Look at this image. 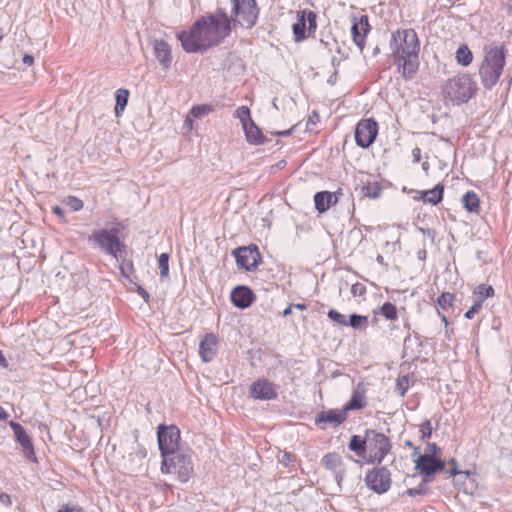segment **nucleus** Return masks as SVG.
<instances>
[{
  "label": "nucleus",
  "mask_w": 512,
  "mask_h": 512,
  "mask_svg": "<svg viewBox=\"0 0 512 512\" xmlns=\"http://www.w3.org/2000/svg\"><path fill=\"white\" fill-rule=\"evenodd\" d=\"M231 15L218 8L214 13L201 16L187 31L177 34L183 50L187 53L205 52L219 45L231 33L232 28H253L260 9L256 0H230Z\"/></svg>",
  "instance_id": "1"
},
{
  "label": "nucleus",
  "mask_w": 512,
  "mask_h": 512,
  "mask_svg": "<svg viewBox=\"0 0 512 512\" xmlns=\"http://www.w3.org/2000/svg\"><path fill=\"white\" fill-rule=\"evenodd\" d=\"M505 59L506 50L503 44L492 42L484 46V58L478 74L486 90H491L498 82L506 63Z\"/></svg>",
  "instance_id": "2"
},
{
  "label": "nucleus",
  "mask_w": 512,
  "mask_h": 512,
  "mask_svg": "<svg viewBox=\"0 0 512 512\" xmlns=\"http://www.w3.org/2000/svg\"><path fill=\"white\" fill-rule=\"evenodd\" d=\"M478 91L477 83L467 73L448 79L442 86L444 98L453 105L467 103Z\"/></svg>",
  "instance_id": "3"
},
{
  "label": "nucleus",
  "mask_w": 512,
  "mask_h": 512,
  "mask_svg": "<svg viewBox=\"0 0 512 512\" xmlns=\"http://www.w3.org/2000/svg\"><path fill=\"white\" fill-rule=\"evenodd\" d=\"M391 48L393 56L419 54L420 43L414 29L397 30L392 34Z\"/></svg>",
  "instance_id": "4"
},
{
  "label": "nucleus",
  "mask_w": 512,
  "mask_h": 512,
  "mask_svg": "<svg viewBox=\"0 0 512 512\" xmlns=\"http://www.w3.org/2000/svg\"><path fill=\"white\" fill-rule=\"evenodd\" d=\"M367 450L369 457L366 462L368 464L379 465L384 458L390 453L392 444L386 435L372 429H367Z\"/></svg>",
  "instance_id": "5"
},
{
  "label": "nucleus",
  "mask_w": 512,
  "mask_h": 512,
  "mask_svg": "<svg viewBox=\"0 0 512 512\" xmlns=\"http://www.w3.org/2000/svg\"><path fill=\"white\" fill-rule=\"evenodd\" d=\"M163 473H177L181 482L189 480L193 473L192 459L189 455L176 452L162 460Z\"/></svg>",
  "instance_id": "6"
},
{
  "label": "nucleus",
  "mask_w": 512,
  "mask_h": 512,
  "mask_svg": "<svg viewBox=\"0 0 512 512\" xmlns=\"http://www.w3.org/2000/svg\"><path fill=\"white\" fill-rule=\"evenodd\" d=\"M119 232L120 230L117 227H113L109 230H97L89 236L88 240L89 242L96 244L106 254L117 258L118 253L121 252V247L123 246L118 236Z\"/></svg>",
  "instance_id": "7"
},
{
  "label": "nucleus",
  "mask_w": 512,
  "mask_h": 512,
  "mask_svg": "<svg viewBox=\"0 0 512 512\" xmlns=\"http://www.w3.org/2000/svg\"><path fill=\"white\" fill-rule=\"evenodd\" d=\"M157 437L163 459L178 452L180 441V430L178 427L161 424L158 426Z\"/></svg>",
  "instance_id": "8"
},
{
  "label": "nucleus",
  "mask_w": 512,
  "mask_h": 512,
  "mask_svg": "<svg viewBox=\"0 0 512 512\" xmlns=\"http://www.w3.org/2000/svg\"><path fill=\"white\" fill-rule=\"evenodd\" d=\"M232 255L238 268L246 271H255L261 262V255L255 244L238 247L232 251Z\"/></svg>",
  "instance_id": "9"
},
{
  "label": "nucleus",
  "mask_w": 512,
  "mask_h": 512,
  "mask_svg": "<svg viewBox=\"0 0 512 512\" xmlns=\"http://www.w3.org/2000/svg\"><path fill=\"white\" fill-rule=\"evenodd\" d=\"M365 483L373 492L383 494L390 489L391 473L385 466L375 467L366 473Z\"/></svg>",
  "instance_id": "10"
},
{
  "label": "nucleus",
  "mask_w": 512,
  "mask_h": 512,
  "mask_svg": "<svg viewBox=\"0 0 512 512\" xmlns=\"http://www.w3.org/2000/svg\"><path fill=\"white\" fill-rule=\"evenodd\" d=\"M377 134V122L372 118L363 119L356 125L355 142L361 148H368L374 143Z\"/></svg>",
  "instance_id": "11"
},
{
  "label": "nucleus",
  "mask_w": 512,
  "mask_h": 512,
  "mask_svg": "<svg viewBox=\"0 0 512 512\" xmlns=\"http://www.w3.org/2000/svg\"><path fill=\"white\" fill-rule=\"evenodd\" d=\"M316 26V14L313 11H299L297 14V22L292 26L295 40L298 42L306 39L308 36L307 31H314Z\"/></svg>",
  "instance_id": "12"
},
{
  "label": "nucleus",
  "mask_w": 512,
  "mask_h": 512,
  "mask_svg": "<svg viewBox=\"0 0 512 512\" xmlns=\"http://www.w3.org/2000/svg\"><path fill=\"white\" fill-rule=\"evenodd\" d=\"M8 424L14 432L17 443H19L22 448L24 457L32 462H36L37 458L34 451V445L24 427L15 421H9Z\"/></svg>",
  "instance_id": "13"
},
{
  "label": "nucleus",
  "mask_w": 512,
  "mask_h": 512,
  "mask_svg": "<svg viewBox=\"0 0 512 512\" xmlns=\"http://www.w3.org/2000/svg\"><path fill=\"white\" fill-rule=\"evenodd\" d=\"M445 462L438 457L431 455H418L415 460V469L419 470L425 477L434 475L436 472L443 471Z\"/></svg>",
  "instance_id": "14"
},
{
  "label": "nucleus",
  "mask_w": 512,
  "mask_h": 512,
  "mask_svg": "<svg viewBox=\"0 0 512 512\" xmlns=\"http://www.w3.org/2000/svg\"><path fill=\"white\" fill-rule=\"evenodd\" d=\"M250 396L257 400H273L277 398L275 386L267 379H258L249 388Z\"/></svg>",
  "instance_id": "15"
},
{
  "label": "nucleus",
  "mask_w": 512,
  "mask_h": 512,
  "mask_svg": "<svg viewBox=\"0 0 512 512\" xmlns=\"http://www.w3.org/2000/svg\"><path fill=\"white\" fill-rule=\"evenodd\" d=\"M394 63L397 64L398 71L405 79H412L418 71V54L408 56H393Z\"/></svg>",
  "instance_id": "16"
},
{
  "label": "nucleus",
  "mask_w": 512,
  "mask_h": 512,
  "mask_svg": "<svg viewBox=\"0 0 512 512\" xmlns=\"http://www.w3.org/2000/svg\"><path fill=\"white\" fill-rule=\"evenodd\" d=\"M255 300V295L248 286H236L231 292V302L239 309L248 308Z\"/></svg>",
  "instance_id": "17"
},
{
  "label": "nucleus",
  "mask_w": 512,
  "mask_h": 512,
  "mask_svg": "<svg viewBox=\"0 0 512 512\" xmlns=\"http://www.w3.org/2000/svg\"><path fill=\"white\" fill-rule=\"evenodd\" d=\"M218 351V339L217 336L213 333L206 334L203 339L200 341L199 345V355L202 361L208 363L212 361Z\"/></svg>",
  "instance_id": "18"
},
{
  "label": "nucleus",
  "mask_w": 512,
  "mask_h": 512,
  "mask_svg": "<svg viewBox=\"0 0 512 512\" xmlns=\"http://www.w3.org/2000/svg\"><path fill=\"white\" fill-rule=\"evenodd\" d=\"M322 464L334 473L337 483L340 484L345 474L341 456L337 453H328L323 457Z\"/></svg>",
  "instance_id": "19"
},
{
  "label": "nucleus",
  "mask_w": 512,
  "mask_h": 512,
  "mask_svg": "<svg viewBox=\"0 0 512 512\" xmlns=\"http://www.w3.org/2000/svg\"><path fill=\"white\" fill-rule=\"evenodd\" d=\"M346 418L347 414L345 413L344 410L339 411L336 409H331L328 411H322L318 413L315 418V424L321 425L329 423L332 426L337 427L340 424H342L346 420Z\"/></svg>",
  "instance_id": "20"
},
{
  "label": "nucleus",
  "mask_w": 512,
  "mask_h": 512,
  "mask_svg": "<svg viewBox=\"0 0 512 512\" xmlns=\"http://www.w3.org/2000/svg\"><path fill=\"white\" fill-rule=\"evenodd\" d=\"M370 30V25L367 16H361L358 23H353L351 27V34L353 41L362 51L365 46V37Z\"/></svg>",
  "instance_id": "21"
},
{
  "label": "nucleus",
  "mask_w": 512,
  "mask_h": 512,
  "mask_svg": "<svg viewBox=\"0 0 512 512\" xmlns=\"http://www.w3.org/2000/svg\"><path fill=\"white\" fill-rule=\"evenodd\" d=\"M338 201L336 193L329 191H320L314 195L315 208L319 213L326 212L332 205Z\"/></svg>",
  "instance_id": "22"
},
{
  "label": "nucleus",
  "mask_w": 512,
  "mask_h": 512,
  "mask_svg": "<svg viewBox=\"0 0 512 512\" xmlns=\"http://www.w3.org/2000/svg\"><path fill=\"white\" fill-rule=\"evenodd\" d=\"M154 54L156 59L164 68H168L171 64V48L169 44L163 40H155Z\"/></svg>",
  "instance_id": "23"
},
{
  "label": "nucleus",
  "mask_w": 512,
  "mask_h": 512,
  "mask_svg": "<svg viewBox=\"0 0 512 512\" xmlns=\"http://www.w3.org/2000/svg\"><path fill=\"white\" fill-rule=\"evenodd\" d=\"M360 385L354 390L351 399L344 406L343 410L347 414V411L360 410L366 406V398L364 391H360Z\"/></svg>",
  "instance_id": "24"
},
{
  "label": "nucleus",
  "mask_w": 512,
  "mask_h": 512,
  "mask_svg": "<svg viewBox=\"0 0 512 512\" xmlns=\"http://www.w3.org/2000/svg\"><path fill=\"white\" fill-rule=\"evenodd\" d=\"M444 186L437 184L433 189L421 192L420 199L432 205H437L443 199Z\"/></svg>",
  "instance_id": "25"
},
{
  "label": "nucleus",
  "mask_w": 512,
  "mask_h": 512,
  "mask_svg": "<svg viewBox=\"0 0 512 512\" xmlns=\"http://www.w3.org/2000/svg\"><path fill=\"white\" fill-rule=\"evenodd\" d=\"M247 141L251 144H262L264 142V136L261 130L250 121L246 126L243 127Z\"/></svg>",
  "instance_id": "26"
},
{
  "label": "nucleus",
  "mask_w": 512,
  "mask_h": 512,
  "mask_svg": "<svg viewBox=\"0 0 512 512\" xmlns=\"http://www.w3.org/2000/svg\"><path fill=\"white\" fill-rule=\"evenodd\" d=\"M367 430L365 431V436L362 438L359 435H353L349 442V449L356 453L358 456H364L367 451Z\"/></svg>",
  "instance_id": "27"
},
{
  "label": "nucleus",
  "mask_w": 512,
  "mask_h": 512,
  "mask_svg": "<svg viewBox=\"0 0 512 512\" xmlns=\"http://www.w3.org/2000/svg\"><path fill=\"white\" fill-rule=\"evenodd\" d=\"M463 207L471 213L479 212V197L473 191H468L462 196Z\"/></svg>",
  "instance_id": "28"
},
{
  "label": "nucleus",
  "mask_w": 512,
  "mask_h": 512,
  "mask_svg": "<svg viewBox=\"0 0 512 512\" xmlns=\"http://www.w3.org/2000/svg\"><path fill=\"white\" fill-rule=\"evenodd\" d=\"M456 61L459 65L468 66L472 63L473 54L467 45L463 44L459 46L455 53Z\"/></svg>",
  "instance_id": "29"
},
{
  "label": "nucleus",
  "mask_w": 512,
  "mask_h": 512,
  "mask_svg": "<svg viewBox=\"0 0 512 512\" xmlns=\"http://www.w3.org/2000/svg\"><path fill=\"white\" fill-rule=\"evenodd\" d=\"M129 98V91L127 89H118L116 91V105H115V114L116 116H120V114L124 111L127 106Z\"/></svg>",
  "instance_id": "30"
},
{
  "label": "nucleus",
  "mask_w": 512,
  "mask_h": 512,
  "mask_svg": "<svg viewBox=\"0 0 512 512\" xmlns=\"http://www.w3.org/2000/svg\"><path fill=\"white\" fill-rule=\"evenodd\" d=\"M474 295L476 296L475 302H479L482 306L485 299L494 295V288L491 285L480 284L474 290Z\"/></svg>",
  "instance_id": "31"
},
{
  "label": "nucleus",
  "mask_w": 512,
  "mask_h": 512,
  "mask_svg": "<svg viewBox=\"0 0 512 512\" xmlns=\"http://www.w3.org/2000/svg\"><path fill=\"white\" fill-rule=\"evenodd\" d=\"M347 326L356 330L366 329L368 326V317L359 314H351L349 316V321H347Z\"/></svg>",
  "instance_id": "32"
},
{
  "label": "nucleus",
  "mask_w": 512,
  "mask_h": 512,
  "mask_svg": "<svg viewBox=\"0 0 512 512\" xmlns=\"http://www.w3.org/2000/svg\"><path fill=\"white\" fill-rule=\"evenodd\" d=\"M379 313L387 320L396 321L398 319L397 308L391 302H385L379 309Z\"/></svg>",
  "instance_id": "33"
},
{
  "label": "nucleus",
  "mask_w": 512,
  "mask_h": 512,
  "mask_svg": "<svg viewBox=\"0 0 512 512\" xmlns=\"http://www.w3.org/2000/svg\"><path fill=\"white\" fill-rule=\"evenodd\" d=\"M362 195L371 199H376L381 194V188L376 182H368L361 189Z\"/></svg>",
  "instance_id": "34"
},
{
  "label": "nucleus",
  "mask_w": 512,
  "mask_h": 512,
  "mask_svg": "<svg viewBox=\"0 0 512 512\" xmlns=\"http://www.w3.org/2000/svg\"><path fill=\"white\" fill-rule=\"evenodd\" d=\"M159 268H160V276L162 278H167L169 275V254L162 253L159 256Z\"/></svg>",
  "instance_id": "35"
},
{
  "label": "nucleus",
  "mask_w": 512,
  "mask_h": 512,
  "mask_svg": "<svg viewBox=\"0 0 512 512\" xmlns=\"http://www.w3.org/2000/svg\"><path fill=\"white\" fill-rule=\"evenodd\" d=\"M236 117L241 121L242 126H246L250 121H252L250 116V110L246 106L239 107L236 111Z\"/></svg>",
  "instance_id": "36"
},
{
  "label": "nucleus",
  "mask_w": 512,
  "mask_h": 512,
  "mask_svg": "<svg viewBox=\"0 0 512 512\" xmlns=\"http://www.w3.org/2000/svg\"><path fill=\"white\" fill-rule=\"evenodd\" d=\"M454 298L455 296L453 294L445 292L438 297L437 303L440 306V308L446 310L447 308L452 306Z\"/></svg>",
  "instance_id": "37"
},
{
  "label": "nucleus",
  "mask_w": 512,
  "mask_h": 512,
  "mask_svg": "<svg viewBox=\"0 0 512 512\" xmlns=\"http://www.w3.org/2000/svg\"><path fill=\"white\" fill-rule=\"evenodd\" d=\"M426 483H427V480L424 479L418 487L407 489L405 491V494L412 496V497L417 496V495H425L428 491V487H427Z\"/></svg>",
  "instance_id": "38"
},
{
  "label": "nucleus",
  "mask_w": 512,
  "mask_h": 512,
  "mask_svg": "<svg viewBox=\"0 0 512 512\" xmlns=\"http://www.w3.org/2000/svg\"><path fill=\"white\" fill-rule=\"evenodd\" d=\"M327 316L329 319H331L332 321L340 324V325H343V326H347V319H346V316L341 314L340 312H338L337 310L335 309H330L327 313Z\"/></svg>",
  "instance_id": "39"
},
{
  "label": "nucleus",
  "mask_w": 512,
  "mask_h": 512,
  "mask_svg": "<svg viewBox=\"0 0 512 512\" xmlns=\"http://www.w3.org/2000/svg\"><path fill=\"white\" fill-rule=\"evenodd\" d=\"M432 424L430 420H425L420 426L421 439L423 441L431 438L432 435Z\"/></svg>",
  "instance_id": "40"
},
{
  "label": "nucleus",
  "mask_w": 512,
  "mask_h": 512,
  "mask_svg": "<svg viewBox=\"0 0 512 512\" xmlns=\"http://www.w3.org/2000/svg\"><path fill=\"white\" fill-rule=\"evenodd\" d=\"M409 387V379L403 376L397 379L396 390L400 396H404Z\"/></svg>",
  "instance_id": "41"
},
{
  "label": "nucleus",
  "mask_w": 512,
  "mask_h": 512,
  "mask_svg": "<svg viewBox=\"0 0 512 512\" xmlns=\"http://www.w3.org/2000/svg\"><path fill=\"white\" fill-rule=\"evenodd\" d=\"M66 204L73 210L79 211L83 208L84 203L81 199L75 196H68L66 199Z\"/></svg>",
  "instance_id": "42"
},
{
  "label": "nucleus",
  "mask_w": 512,
  "mask_h": 512,
  "mask_svg": "<svg viewBox=\"0 0 512 512\" xmlns=\"http://www.w3.org/2000/svg\"><path fill=\"white\" fill-rule=\"evenodd\" d=\"M209 111H210V108L207 105H197V106H194L190 110L189 115H191L195 118H199V117L205 115L206 113H208Z\"/></svg>",
  "instance_id": "43"
},
{
  "label": "nucleus",
  "mask_w": 512,
  "mask_h": 512,
  "mask_svg": "<svg viewBox=\"0 0 512 512\" xmlns=\"http://www.w3.org/2000/svg\"><path fill=\"white\" fill-rule=\"evenodd\" d=\"M441 453L440 447L435 443H427L425 453L423 455H431L437 457Z\"/></svg>",
  "instance_id": "44"
},
{
  "label": "nucleus",
  "mask_w": 512,
  "mask_h": 512,
  "mask_svg": "<svg viewBox=\"0 0 512 512\" xmlns=\"http://www.w3.org/2000/svg\"><path fill=\"white\" fill-rule=\"evenodd\" d=\"M366 287L362 283H355L351 287V293L354 297L364 296L366 294Z\"/></svg>",
  "instance_id": "45"
},
{
  "label": "nucleus",
  "mask_w": 512,
  "mask_h": 512,
  "mask_svg": "<svg viewBox=\"0 0 512 512\" xmlns=\"http://www.w3.org/2000/svg\"><path fill=\"white\" fill-rule=\"evenodd\" d=\"M450 468L449 469H446L445 470V473L451 477V476H456L458 474H460L461 472L458 470V466H457V461L452 458L451 460H449L448 462Z\"/></svg>",
  "instance_id": "46"
},
{
  "label": "nucleus",
  "mask_w": 512,
  "mask_h": 512,
  "mask_svg": "<svg viewBox=\"0 0 512 512\" xmlns=\"http://www.w3.org/2000/svg\"><path fill=\"white\" fill-rule=\"evenodd\" d=\"M482 306L479 302H474L472 307L465 313V318L472 319L476 313L481 310Z\"/></svg>",
  "instance_id": "47"
},
{
  "label": "nucleus",
  "mask_w": 512,
  "mask_h": 512,
  "mask_svg": "<svg viewBox=\"0 0 512 512\" xmlns=\"http://www.w3.org/2000/svg\"><path fill=\"white\" fill-rule=\"evenodd\" d=\"M295 460V457L291 453H284L281 459V462L285 465H289Z\"/></svg>",
  "instance_id": "48"
},
{
  "label": "nucleus",
  "mask_w": 512,
  "mask_h": 512,
  "mask_svg": "<svg viewBox=\"0 0 512 512\" xmlns=\"http://www.w3.org/2000/svg\"><path fill=\"white\" fill-rule=\"evenodd\" d=\"M412 156H413L414 162L418 163L421 160V149L418 147H415L412 150Z\"/></svg>",
  "instance_id": "49"
},
{
  "label": "nucleus",
  "mask_w": 512,
  "mask_h": 512,
  "mask_svg": "<svg viewBox=\"0 0 512 512\" xmlns=\"http://www.w3.org/2000/svg\"><path fill=\"white\" fill-rule=\"evenodd\" d=\"M58 512H83V510L81 508H76V507H70L68 505L62 507L61 509H59Z\"/></svg>",
  "instance_id": "50"
},
{
  "label": "nucleus",
  "mask_w": 512,
  "mask_h": 512,
  "mask_svg": "<svg viewBox=\"0 0 512 512\" xmlns=\"http://www.w3.org/2000/svg\"><path fill=\"white\" fill-rule=\"evenodd\" d=\"M23 64L26 66H31L34 63V57L32 55L26 54L23 56Z\"/></svg>",
  "instance_id": "51"
},
{
  "label": "nucleus",
  "mask_w": 512,
  "mask_h": 512,
  "mask_svg": "<svg viewBox=\"0 0 512 512\" xmlns=\"http://www.w3.org/2000/svg\"><path fill=\"white\" fill-rule=\"evenodd\" d=\"M138 293L145 300V302H149V294L145 289L138 287Z\"/></svg>",
  "instance_id": "52"
},
{
  "label": "nucleus",
  "mask_w": 512,
  "mask_h": 512,
  "mask_svg": "<svg viewBox=\"0 0 512 512\" xmlns=\"http://www.w3.org/2000/svg\"><path fill=\"white\" fill-rule=\"evenodd\" d=\"M52 211L54 214L63 217L64 216V210L60 206H54L52 208Z\"/></svg>",
  "instance_id": "53"
},
{
  "label": "nucleus",
  "mask_w": 512,
  "mask_h": 512,
  "mask_svg": "<svg viewBox=\"0 0 512 512\" xmlns=\"http://www.w3.org/2000/svg\"><path fill=\"white\" fill-rule=\"evenodd\" d=\"M293 309H294V306H292V304H291V305H289V306H288V307L283 311V313H282V314H283V316H284V317H287V316L291 315V314H292V310H293Z\"/></svg>",
  "instance_id": "54"
},
{
  "label": "nucleus",
  "mask_w": 512,
  "mask_h": 512,
  "mask_svg": "<svg viewBox=\"0 0 512 512\" xmlns=\"http://www.w3.org/2000/svg\"><path fill=\"white\" fill-rule=\"evenodd\" d=\"M8 416L9 415H8L7 411L3 407L0 406V419L6 420L8 418Z\"/></svg>",
  "instance_id": "55"
},
{
  "label": "nucleus",
  "mask_w": 512,
  "mask_h": 512,
  "mask_svg": "<svg viewBox=\"0 0 512 512\" xmlns=\"http://www.w3.org/2000/svg\"><path fill=\"white\" fill-rule=\"evenodd\" d=\"M292 306H294L295 309L302 310V311L307 309V305L303 304V303L292 304Z\"/></svg>",
  "instance_id": "56"
},
{
  "label": "nucleus",
  "mask_w": 512,
  "mask_h": 512,
  "mask_svg": "<svg viewBox=\"0 0 512 512\" xmlns=\"http://www.w3.org/2000/svg\"><path fill=\"white\" fill-rule=\"evenodd\" d=\"M276 134H277L278 136H283V137H285V136H288V135H290V134H291V130H285V131L277 132Z\"/></svg>",
  "instance_id": "57"
},
{
  "label": "nucleus",
  "mask_w": 512,
  "mask_h": 512,
  "mask_svg": "<svg viewBox=\"0 0 512 512\" xmlns=\"http://www.w3.org/2000/svg\"><path fill=\"white\" fill-rule=\"evenodd\" d=\"M422 168H423V170H424V171H426V172H427V171H428V169H429V164H428V162H424V163H422Z\"/></svg>",
  "instance_id": "58"
},
{
  "label": "nucleus",
  "mask_w": 512,
  "mask_h": 512,
  "mask_svg": "<svg viewBox=\"0 0 512 512\" xmlns=\"http://www.w3.org/2000/svg\"><path fill=\"white\" fill-rule=\"evenodd\" d=\"M185 123H186L187 125H191V124H192V119L190 118V116H189V115L186 117V119H185Z\"/></svg>",
  "instance_id": "59"
},
{
  "label": "nucleus",
  "mask_w": 512,
  "mask_h": 512,
  "mask_svg": "<svg viewBox=\"0 0 512 512\" xmlns=\"http://www.w3.org/2000/svg\"><path fill=\"white\" fill-rule=\"evenodd\" d=\"M405 444H406L407 446H409V447H412V445H413L411 441H406V442H405Z\"/></svg>",
  "instance_id": "60"
},
{
  "label": "nucleus",
  "mask_w": 512,
  "mask_h": 512,
  "mask_svg": "<svg viewBox=\"0 0 512 512\" xmlns=\"http://www.w3.org/2000/svg\"><path fill=\"white\" fill-rule=\"evenodd\" d=\"M441 317H442V320L447 324V319H446L445 315H441Z\"/></svg>",
  "instance_id": "61"
},
{
  "label": "nucleus",
  "mask_w": 512,
  "mask_h": 512,
  "mask_svg": "<svg viewBox=\"0 0 512 512\" xmlns=\"http://www.w3.org/2000/svg\"><path fill=\"white\" fill-rule=\"evenodd\" d=\"M418 448H415V451L413 452V456H415L416 454H418Z\"/></svg>",
  "instance_id": "62"
},
{
  "label": "nucleus",
  "mask_w": 512,
  "mask_h": 512,
  "mask_svg": "<svg viewBox=\"0 0 512 512\" xmlns=\"http://www.w3.org/2000/svg\"><path fill=\"white\" fill-rule=\"evenodd\" d=\"M373 323H376L377 322V317L375 316L372 320Z\"/></svg>",
  "instance_id": "63"
},
{
  "label": "nucleus",
  "mask_w": 512,
  "mask_h": 512,
  "mask_svg": "<svg viewBox=\"0 0 512 512\" xmlns=\"http://www.w3.org/2000/svg\"><path fill=\"white\" fill-rule=\"evenodd\" d=\"M409 339H410V336H407V337L405 338V342H407Z\"/></svg>",
  "instance_id": "64"
}]
</instances>
